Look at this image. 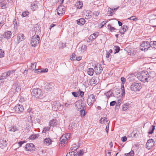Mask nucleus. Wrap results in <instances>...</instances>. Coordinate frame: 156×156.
<instances>
[{"label": "nucleus", "instance_id": "45", "mask_svg": "<svg viewBox=\"0 0 156 156\" xmlns=\"http://www.w3.org/2000/svg\"><path fill=\"white\" fill-rule=\"evenodd\" d=\"M118 9V8H114V10H116ZM113 10V9H110V10H108L109 13H110V14L111 16H112L113 14L114 13V12Z\"/></svg>", "mask_w": 156, "mask_h": 156}, {"label": "nucleus", "instance_id": "54", "mask_svg": "<svg viewBox=\"0 0 156 156\" xmlns=\"http://www.w3.org/2000/svg\"><path fill=\"white\" fill-rule=\"evenodd\" d=\"M76 56L75 54L74 53H73L71 56L70 58L71 60L72 61L75 59L76 58Z\"/></svg>", "mask_w": 156, "mask_h": 156}, {"label": "nucleus", "instance_id": "1", "mask_svg": "<svg viewBox=\"0 0 156 156\" xmlns=\"http://www.w3.org/2000/svg\"><path fill=\"white\" fill-rule=\"evenodd\" d=\"M150 75L146 71H142L137 76V78L140 81L143 82H148Z\"/></svg>", "mask_w": 156, "mask_h": 156}, {"label": "nucleus", "instance_id": "26", "mask_svg": "<svg viewBox=\"0 0 156 156\" xmlns=\"http://www.w3.org/2000/svg\"><path fill=\"white\" fill-rule=\"evenodd\" d=\"M19 87V86H18ZM20 87H18V84L16 83L14 84L12 86V90L14 92H17L19 90Z\"/></svg>", "mask_w": 156, "mask_h": 156}, {"label": "nucleus", "instance_id": "13", "mask_svg": "<svg viewBox=\"0 0 156 156\" xmlns=\"http://www.w3.org/2000/svg\"><path fill=\"white\" fill-rule=\"evenodd\" d=\"M58 14L59 15H62L65 13V8L63 6L60 5L57 9Z\"/></svg>", "mask_w": 156, "mask_h": 156}, {"label": "nucleus", "instance_id": "10", "mask_svg": "<svg viewBox=\"0 0 156 156\" xmlns=\"http://www.w3.org/2000/svg\"><path fill=\"white\" fill-rule=\"evenodd\" d=\"M25 148L26 151H34L35 147L34 145L32 143L27 144L25 146Z\"/></svg>", "mask_w": 156, "mask_h": 156}, {"label": "nucleus", "instance_id": "28", "mask_svg": "<svg viewBox=\"0 0 156 156\" xmlns=\"http://www.w3.org/2000/svg\"><path fill=\"white\" fill-rule=\"evenodd\" d=\"M101 124H106L108 121V120L106 117L102 118L99 120Z\"/></svg>", "mask_w": 156, "mask_h": 156}, {"label": "nucleus", "instance_id": "29", "mask_svg": "<svg viewBox=\"0 0 156 156\" xmlns=\"http://www.w3.org/2000/svg\"><path fill=\"white\" fill-rule=\"evenodd\" d=\"M9 131L15 132L18 130V128L15 126H11L9 128Z\"/></svg>", "mask_w": 156, "mask_h": 156}, {"label": "nucleus", "instance_id": "33", "mask_svg": "<svg viewBox=\"0 0 156 156\" xmlns=\"http://www.w3.org/2000/svg\"><path fill=\"white\" fill-rule=\"evenodd\" d=\"M155 129V126L152 125L149 128V131L148 133L149 134H152L153 133Z\"/></svg>", "mask_w": 156, "mask_h": 156}, {"label": "nucleus", "instance_id": "25", "mask_svg": "<svg viewBox=\"0 0 156 156\" xmlns=\"http://www.w3.org/2000/svg\"><path fill=\"white\" fill-rule=\"evenodd\" d=\"M92 13L90 11H87L85 14V18L86 19H90L92 17Z\"/></svg>", "mask_w": 156, "mask_h": 156}, {"label": "nucleus", "instance_id": "48", "mask_svg": "<svg viewBox=\"0 0 156 156\" xmlns=\"http://www.w3.org/2000/svg\"><path fill=\"white\" fill-rule=\"evenodd\" d=\"M70 133H67L65 135H63L62 136H64L65 138L66 139L67 141L70 138Z\"/></svg>", "mask_w": 156, "mask_h": 156}, {"label": "nucleus", "instance_id": "46", "mask_svg": "<svg viewBox=\"0 0 156 156\" xmlns=\"http://www.w3.org/2000/svg\"><path fill=\"white\" fill-rule=\"evenodd\" d=\"M128 19L130 20H133V21H135L136 20H137V18L136 17V16H133L131 17L128 18Z\"/></svg>", "mask_w": 156, "mask_h": 156}, {"label": "nucleus", "instance_id": "52", "mask_svg": "<svg viewBox=\"0 0 156 156\" xmlns=\"http://www.w3.org/2000/svg\"><path fill=\"white\" fill-rule=\"evenodd\" d=\"M114 50H115V53H118L120 50V48L118 46H115L114 48Z\"/></svg>", "mask_w": 156, "mask_h": 156}, {"label": "nucleus", "instance_id": "50", "mask_svg": "<svg viewBox=\"0 0 156 156\" xmlns=\"http://www.w3.org/2000/svg\"><path fill=\"white\" fill-rule=\"evenodd\" d=\"M50 129V127H45L43 128L42 131L43 133H46V132Z\"/></svg>", "mask_w": 156, "mask_h": 156}, {"label": "nucleus", "instance_id": "30", "mask_svg": "<svg viewBox=\"0 0 156 156\" xmlns=\"http://www.w3.org/2000/svg\"><path fill=\"white\" fill-rule=\"evenodd\" d=\"M94 72V69L93 68H90L88 69L87 73L88 75L92 76L93 75Z\"/></svg>", "mask_w": 156, "mask_h": 156}, {"label": "nucleus", "instance_id": "43", "mask_svg": "<svg viewBox=\"0 0 156 156\" xmlns=\"http://www.w3.org/2000/svg\"><path fill=\"white\" fill-rule=\"evenodd\" d=\"M76 154L75 152H74L73 151L69 153H68L66 156H76Z\"/></svg>", "mask_w": 156, "mask_h": 156}, {"label": "nucleus", "instance_id": "47", "mask_svg": "<svg viewBox=\"0 0 156 156\" xmlns=\"http://www.w3.org/2000/svg\"><path fill=\"white\" fill-rule=\"evenodd\" d=\"M4 5H7L6 1L5 0H0V7Z\"/></svg>", "mask_w": 156, "mask_h": 156}, {"label": "nucleus", "instance_id": "19", "mask_svg": "<svg viewBox=\"0 0 156 156\" xmlns=\"http://www.w3.org/2000/svg\"><path fill=\"white\" fill-rule=\"evenodd\" d=\"M7 141L6 140L4 139L0 140V147L3 148L7 146Z\"/></svg>", "mask_w": 156, "mask_h": 156}, {"label": "nucleus", "instance_id": "44", "mask_svg": "<svg viewBox=\"0 0 156 156\" xmlns=\"http://www.w3.org/2000/svg\"><path fill=\"white\" fill-rule=\"evenodd\" d=\"M29 13V12L28 11H26L23 12L22 14V16L23 17H25L28 16Z\"/></svg>", "mask_w": 156, "mask_h": 156}, {"label": "nucleus", "instance_id": "24", "mask_svg": "<svg viewBox=\"0 0 156 156\" xmlns=\"http://www.w3.org/2000/svg\"><path fill=\"white\" fill-rule=\"evenodd\" d=\"M98 35V33L96 32L91 34L89 37V39L91 40L95 39Z\"/></svg>", "mask_w": 156, "mask_h": 156}, {"label": "nucleus", "instance_id": "34", "mask_svg": "<svg viewBox=\"0 0 156 156\" xmlns=\"http://www.w3.org/2000/svg\"><path fill=\"white\" fill-rule=\"evenodd\" d=\"M150 43V47L156 49V41H151Z\"/></svg>", "mask_w": 156, "mask_h": 156}, {"label": "nucleus", "instance_id": "20", "mask_svg": "<svg viewBox=\"0 0 156 156\" xmlns=\"http://www.w3.org/2000/svg\"><path fill=\"white\" fill-rule=\"evenodd\" d=\"M33 31L35 33V34H39L41 32V27L39 26H37L33 28Z\"/></svg>", "mask_w": 156, "mask_h": 156}, {"label": "nucleus", "instance_id": "22", "mask_svg": "<svg viewBox=\"0 0 156 156\" xmlns=\"http://www.w3.org/2000/svg\"><path fill=\"white\" fill-rule=\"evenodd\" d=\"M86 21L83 18H81L76 20L77 23V24L80 25H83Z\"/></svg>", "mask_w": 156, "mask_h": 156}, {"label": "nucleus", "instance_id": "15", "mask_svg": "<svg viewBox=\"0 0 156 156\" xmlns=\"http://www.w3.org/2000/svg\"><path fill=\"white\" fill-rule=\"evenodd\" d=\"M99 81L98 77H93L90 81V83L91 85L95 84L98 83Z\"/></svg>", "mask_w": 156, "mask_h": 156}, {"label": "nucleus", "instance_id": "57", "mask_svg": "<svg viewBox=\"0 0 156 156\" xmlns=\"http://www.w3.org/2000/svg\"><path fill=\"white\" fill-rule=\"evenodd\" d=\"M127 138L126 136L122 137L121 138V140L123 142H125L127 140Z\"/></svg>", "mask_w": 156, "mask_h": 156}, {"label": "nucleus", "instance_id": "49", "mask_svg": "<svg viewBox=\"0 0 156 156\" xmlns=\"http://www.w3.org/2000/svg\"><path fill=\"white\" fill-rule=\"evenodd\" d=\"M4 51L2 49H0V58H2L4 56Z\"/></svg>", "mask_w": 156, "mask_h": 156}, {"label": "nucleus", "instance_id": "21", "mask_svg": "<svg viewBox=\"0 0 156 156\" xmlns=\"http://www.w3.org/2000/svg\"><path fill=\"white\" fill-rule=\"evenodd\" d=\"M128 29V28L127 26L124 25L122 26L121 29H120L119 32L121 34H123Z\"/></svg>", "mask_w": 156, "mask_h": 156}, {"label": "nucleus", "instance_id": "61", "mask_svg": "<svg viewBox=\"0 0 156 156\" xmlns=\"http://www.w3.org/2000/svg\"><path fill=\"white\" fill-rule=\"evenodd\" d=\"M121 80L122 83V84H124L126 80L125 78L123 77H122L121 78Z\"/></svg>", "mask_w": 156, "mask_h": 156}, {"label": "nucleus", "instance_id": "7", "mask_svg": "<svg viewBox=\"0 0 156 156\" xmlns=\"http://www.w3.org/2000/svg\"><path fill=\"white\" fill-rule=\"evenodd\" d=\"M141 84L138 83H134L132 84L130 87L131 90L134 91L139 90L141 88Z\"/></svg>", "mask_w": 156, "mask_h": 156}, {"label": "nucleus", "instance_id": "56", "mask_svg": "<svg viewBox=\"0 0 156 156\" xmlns=\"http://www.w3.org/2000/svg\"><path fill=\"white\" fill-rule=\"evenodd\" d=\"M72 95L75 97H77L79 96V94L77 92H72Z\"/></svg>", "mask_w": 156, "mask_h": 156}, {"label": "nucleus", "instance_id": "27", "mask_svg": "<svg viewBox=\"0 0 156 156\" xmlns=\"http://www.w3.org/2000/svg\"><path fill=\"white\" fill-rule=\"evenodd\" d=\"M105 95L108 99L111 97L114 96V94L111 90H109L105 93Z\"/></svg>", "mask_w": 156, "mask_h": 156}, {"label": "nucleus", "instance_id": "38", "mask_svg": "<svg viewBox=\"0 0 156 156\" xmlns=\"http://www.w3.org/2000/svg\"><path fill=\"white\" fill-rule=\"evenodd\" d=\"M38 135L37 134H34L31 135L29 138L30 140H34L36 138L38 137Z\"/></svg>", "mask_w": 156, "mask_h": 156}, {"label": "nucleus", "instance_id": "6", "mask_svg": "<svg viewBox=\"0 0 156 156\" xmlns=\"http://www.w3.org/2000/svg\"><path fill=\"white\" fill-rule=\"evenodd\" d=\"M150 48V43L148 41H143L140 46V49L142 51H147Z\"/></svg>", "mask_w": 156, "mask_h": 156}, {"label": "nucleus", "instance_id": "37", "mask_svg": "<svg viewBox=\"0 0 156 156\" xmlns=\"http://www.w3.org/2000/svg\"><path fill=\"white\" fill-rule=\"evenodd\" d=\"M154 145V143H151L150 144L148 143H147L146 144V148L149 150Z\"/></svg>", "mask_w": 156, "mask_h": 156}, {"label": "nucleus", "instance_id": "51", "mask_svg": "<svg viewBox=\"0 0 156 156\" xmlns=\"http://www.w3.org/2000/svg\"><path fill=\"white\" fill-rule=\"evenodd\" d=\"M78 156H82L84 153V151L83 150H80L77 152Z\"/></svg>", "mask_w": 156, "mask_h": 156}, {"label": "nucleus", "instance_id": "59", "mask_svg": "<svg viewBox=\"0 0 156 156\" xmlns=\"http://www.w3.org/2000/svg\"><path fill=\"white\" fill-rule=\"evenodd\" d=\"M48 70V69H42L41 70L40 72H41V73H46L47 72Z\"/></svg>", "mask_w": 156, "mask_h": 156}, {"label": "nucleus", "instance_id": "36", "mask_svg": "<svg viewBox=\"0 0 156 156\" xmlns=\"http://www.w3.org/2000/svg\"><path fill=\"white\" fill-rule=\"evenodd\" d=\"M83 5V3L82 2L79 1L76 3V5L78 8H81L82 7Z\"/></svg>", "mask_w": 156, "mask_h": 156}, {"label": "nucleus", "instance_id": "9", "mask_svg": "<svg viewBox=\"0 0 156 156\" xmlns=\"http://www.w3.org/2000/svg\"><path fill=\"white\" fill-rule=\"evenodd\" d=\"M95 100L94 95L91 94L88 96V98L87 99V103L89 106H91Z\"/></svg>", "mask_w": 156, "mask_h": 156}, {"label": "nucleus", "instance_id": "40", "mask_svg": "<svg viewBox=\"0 0 156 156\" xmlns=\"http://www.w3.org/2000/svg\"><path fill=\"white\" fill-rule=\"evenodd\" d=\"M108 29L111 32H112L116 30V29L114 27H112L110 24H108Z\"/></svg>", "mask_w": 156, "mask_h": 156}, {"label": "nucleus", "instance_id": "11", "mask_svg": "<svg viewBox=\"0 0 156 156\" xmlns=\"http://www.w3.org/2000/svg\"><path fill=\"white\" fill-rule=\"evenodd\" d=\"M24 108L22 105L17 104L16 105L14 108V110L17 113H20L23 111Z\"/></svg>", "mask_w": 156, "mask_h": 156}, {"label": "nucleus", "instance_id": "2", "mask_svg": "<svg viewBox=\"0 0 156 156\" xmlns=\"http://www.w3.org/2000/svg\"><path fill=\"white\" fill-rule=\"evenodd\" d=\"M32 95L36 98L41 97L43 93L41 90L39 88H34L31 91Z\"/></svg>", "mask_w": 156, "mask_h": 156}, {"label": "nucleus", "instance_id": "55", "mask_svg": "<svg viewBox=\"0 0 156 156\" xmlns=\"http://www.w3.org/2000/svg\"><path fill=\"white\" fill-rule=\"evenodd\" d=\"M122 95L123 96L125 94V89L124 87H122V84L121 85Z\"/></svg>", "mask_w": 156, "mask_h": 156}, {"label": "nucleus", "instance_id": "63", "mask_svg": "<svg viewBox=\"0 0 156 156\" xmlns=\"http://www.w3.org/2000/svg\"><path fill=\"white\" fill-rule=\"evenodd\" d=\"M25 142V141H21L19 142L18 144H19V147H21L22 145Z\"/></svg>", "mask_w": 156, "mask_h": 156}, {"label": "nucleus", "instance_id": "3", "mask_svg": "<svg viewBox=\"0 0 156 156\" xmlns=\"http://www.w3.org/2000/svg\"><path fill=\"white\" fill-rule=\"evenodd\" d=\"M40 42V37L37 34H35L32 37L31 44L32 46L35 47L39 44Z\"/></svg>", "mask_w": 156, "mask_h": 156}, {"label": "nucleus", "instance_id": "39", "mask_svg": "<svg viewBox=\"0 0 156 156\" xmlns=\"http://www.w3.org/2000/svg\"><path fill=\"white\" fill-rule=\"evenodd\" d=\"M129 104H124L122 106V110L123 111L126 110L129 107Z\"/></svg>", "mask_w": 156, "mask_h": 156}, {"label": "nucleus", "instance_id": "60", "mask_svg": "<svg viewBox=\"0 0 156 156\" xmlns=\"http://www.w3.org/2000/svg\"><path fill=\"white\" fill-rule=\"evenodd\" d=\"M116 104V101H113L111 102L110 103V106H113Z\"/></svg>", "mask_w": 156, "mask_h": 156}, {"label": "nucleus", "instance_id": "64", "mask_svg": "<svg viewBox=\"0 0 156 156\" xmlns=\"http://www.w3.org/2000/svg\"><path fill=\"white\" fill-rule=\"evenodd\" d=\"M80 94L82 97H83L84 95V93L83 91L80 90Z\"/></svg>", "mask_w": 156, "mask_h": 156}, {"label": "nucleus", "instance_id": "32", "mask_svg": "<svg viewBox=\"0 0 156 156\" xmlns=\"http://www.w3.org/2000/svg\"><path fill=\"white\" fill-rule=\"evenodd\" d=\"M36 66V63L34 62L31 64V66L29 67V69L33 70Z\"/></svg>", "mask_w": 156, "mask_h": 156}, {"label": "nucleus", "instance_id": "53", "mask_svg": "<svg viewBox=\"0 0 156 156\" xmlns=\"http://www.w3.org/2000/svg\"><path fill=\"white\" fill-rule=\"evenodd\" d=\"M109 20H108L107 21H104L101 22L100 24V25L101 26V28L102 27L105 25Z\"/></svg>", "mask_w": 156, "mask_h": 156}, {"label": "nucleus", "instance_id": "62", "mask_svg": "<svg viewBox=\"0 0 156 156\" xmlns=\"http://www.w3.org/2000/svg\"><path fill=\"white\" fill-rule=\"evenodd\" d=\"M109 122L108 124L106 126V128L105 129V130L107 133H108V130H109Z\"/></svg>", "mask_w": 156, "mask_h": 156}, {"label": "nucleus", "instance_id": "31", "mask_svg": "<svg viewBox=\"0 0 156 156\" xmlns=\"http://www.w3.org/2000/svg\"><path fill=\"white\" fill-rule=\"evenodd\" d=\"M49 124L51 126H55L57 125V122L56 120L53 119L50 121Z\"/></svg>", "mask_w": 156, "mask_h": 156}, {"label": "nucleus", "instance_id": "16", "mask_svg": "<svg viewBox=\"0 0 156 156\" xmlns=\"http://www.w3.org/2000/svg\"><path fill=\"white\" fill-rule=\"evenodd\" d=\"M11 31H7L3 34V36L4 38L8 39L11 37Z\"/></svg>", "mask_w": 156, "mask_h": 156}, {"label": "nucleus", "instance_id": "18", "mask_svg": "<svg viewBox=\"0 0 156 156\" xmlns=\"http://www.w3.org/2000/svg\"><path fill=\"white\" fill-rule=\"evenodd\" d=\"M59 146H61L65 145L67 143L66 139L65 138L64 136H62L60 139Z\"/></svg>", "mask_w": 156, "mask_h": 156}, {"label": "nucleus", "instance_id": "41", "mask_svg": "<svg viewBox=\"0 0 156 156\" xmlns=\"http://www.w3.org/2000/svg\"><path fill=\"white\" fill-rule=\"evenodd\" d=\"M87 46L85 45H83L81 47L80 50L81 52L83 53L86 49Z\"/></svg>", "mask_w": 156, "mask_h": 156}, {"label": "nucleus", "instance_id": "14", "mask_svg": "<svg viewBox=\"0 0 156 156\" xmlns=\"http://www.w3.org/2000/svg\"><path fill=\"white\" fill-rule=\"evenodd\" d=\"M25 39V36L23 34H20L17 36L16 43L18 44L21 41L24 40Z\"/></svg>", "mask_w": 156, "mask_h": 156}, {"label": "nucleus", "instance_id": "42", "mask_svg": "<svg viewBox=\"0 0 156 156\" xmlns=\"http://www.w3.org/2000/svg\"><path fill=\"white\" fill-rule=\"evenodd\" d=\"M80 112V114L81 116H84L85 114V111L84 108H82V109L79 111Z\"/></svg>", "mask_w": 156, "mask_h": 156}, {"label": "nucleus", "instance_id": "58", "mask_svg": "<svg viewBox=\"0 0 156 156\" xmlns=\"http://www.w3.org/2000/svg\"><path fill=\"white\" fill-rule=\"evenodd\" d=\"M41 70V69H35L34 70V72L35 73H41V72H40Z\"/></svg>", "mask_w": 156, "mask_h": 156}, {"label": "nucleus", "instance_id": "12", "mask_svg": "<svg viewBox=\"0 0 156 156\" xmlns=\"http://www.w3.org/2000/svg\"><path fill=\"white\" fill-rule=\"evenodd\" d=\"M40 6L38 2L35 1L31 3V4L30 9L33 11L37 10Z\"/></svg>", "mask_w": 156, "mask_h": 156}, {"label": "nucleus", "instance_id": "35", "mask_svg": "<svg viewBox=\"0 0 156 156\" xmlns=\"http://www.w3.org/2000/svg\"><path fill=\"white\" fill-rule=\"evenodd\" d=\"M75 123H71L69 126V129L72 131H73V129H75Z\"/></svg>", "mask_w": 156, "mask_h": 156}, {"label": "nucleus", "instance_id": "17", "mask_svg": "<svg viewBox=\"0 0 156 156\" xmlns=\"http://www.w3.org/2000/svg\"><path fill=\"white\" fill-rule=\"evenodd\" d=\"M82 104V103H80V101H76L75 103L76 107L78 108L79 111L82 109V108H84V105Z\"/></svg>", "mask_w": 156, "mask_h": 156}, {"label": "nucleus", "instance_id": "4", "mask_svg": "<svg viewBox=\"0 0 156 156\" xmlns=\"http://www.w3.org/2000/svg\"><path fill=\"white\" fill-rule=\"evenodd\" d=\"M14 71H9L7 73H4L2 74V76L0 77L1 80L7 79L9 80V78L12 77L14 75Z\"/></svg>", "mask_w": 156, "mask_h": 156}, {"label": "nucleus", "instance_id": "8", "mask_svg": "<svg viewBox=\"0 0 156 156\" xmlns=\"http://www.w3.org/2000/svg\"><path fill=\"white\" fill-rule=\"evenodd\" d=\"M94 72L96 74H99L103 70L102 67L100 64H97L94 67Z\"/></svg>", "mask_w": 156, "mask_h": 156}, {"label": "nucleus", "instance_id": "23", "mask_svg": "<svg viewBox=\"0 0 156 156\" xmlns=\"http://www.w3.org/2000/svg\"><path fill=\"white\" fill-rule=\"evenodd\" d=\"M52 142V140L49 138H46L43 141V143L44 144L47 146L50 145Z\"/></svg>", "mask_w": 156, "mask_h": 156}, {"label": "nucleus", "instance_id": "5", "mask_svg": "<svg viewBox=\"0 0 156 156\" xmlns=\"http://www.w3.org/2000/svg\"><path fill=\"white\" fill-rule=\"evenodd\" d=\"M54 87V84L52 83H44V91L48 93L51 91Z\"/></svg>", "mask_w": 156, "mask_h": 156}]
</instances>
